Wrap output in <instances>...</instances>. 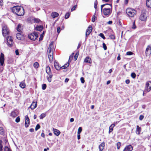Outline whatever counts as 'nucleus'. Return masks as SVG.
I'll return each instance as SVG.
<instances>
[{
    "instance_id": "obj_17",
    "label": "nucleus",
    "mask_w": 151,
    "mask_h": 151,
    "mask_svg": "<svg viewBox=\"0 0 151 151\" xmlns=\"http://www.w3.org/2000/svg\"><path fill=\"white\" fill-rule=\"evenodd\" d=\"M53 42H50L48 48V52H52L53 51Z\"/></svg>"
},
{
    "instance_id": "obj_10",
    "label": "nucleus",
    "mask_w": 151,
    "mask_h": 151,
    "mask_svg": "<svg viewBox=\"0 0 151 151\" xmlns=\"http://www.w3.org/2000/svg\"><path fill=\"white\" fill-rule=\"evenodd\" d=\"M4 54L1 53L0 54V65L3 66L4 65Z\"/></svg>"
},
{
    "instance_id": "obj_6",
    "label": "nucleus",
    "mask_w": 151,
    "mask_h": 151,
    "mask_svg": "<svg viewBox=\"0 0 151 151\" xmlns=\"http://www.w3.org/2000/svg\"><path fill=\"white\" fill-rule=\"evenodd\" d=\"M92 30V27L91 26H89L87 29L86 30V39L87 37L91 32Z\"/></svg>"
},
{
    "instance_id": "obj_55",
    "label": "nucleus",
    "mask_w": 151,
    "mask_h": 151,
    "mask_svg": "<svg viewBox=\"0 0 151 151\" xmlns=\"http://www.w3.org/2000/svg\"><path fill=\"white\" fill-rule=\"evenodd\" d=\"M97 1H96L94 2V7L95 9H96L97 7Z\"/></svg>"
},
{
    "instance_id": "obj_28",
    "label": "nucleus",
    "mask_w": 151,
    "mask_h": 151,
    "mask_svg": "<svg viewBox=\"0 0 151 151\" xmlns=\"http://www.w3.org/2000/svg\"><path fill=\"white\" fill-rule=\"evenodd\" d=\"M43 29V27L42 26H38L36 27L37 30L41 31Z\"/></svg>"
},
{
    "instance_id": "obj_29",
    "label": "nucleus",
    "mask_w": 151,
    "mask_h": 151,
    "mask_svg": "<svg viewBox=\"0 0 151 151\" xmlns=\"http://www.w3.org/2000/svg\"><path fill=\"white\" fill-rule=\"evenodd\" d=\"M19 86L22 88H25L26 85L25 83L22 82L19 84Z\"/></svg>"
},
{
    "instance_id": "obj_47",
    "label": "nucleus",
    "mask_w": 151,
    "mask_h": 151,
    "mask_svg": "<svg viewBox=\"0 0 151 151\" xmlns=\"http://www.w3.org/2000/svg\"><path fill=\"white\" fill-rule=\"evenodd\" d=\"M109 37L111 39L114 40L115 39V36L112 35H110L109 36Z\"/></svg>"
},
{
    "instance_id": "obj_44",
    "label": "nucleus",
    "mask_w": 151,
    "mask_h": 151,
    "mask_svg": "<svg viewBox=\"0 0 151 151\" xmlns=\"http://www.w3.org/2000/svg\"><path fill=\"white\" fill-rule=\"evenodd\" d=\"M47 86L45 84H43L42 85V88L43 90H45Z\"/></svg>"
},
{
    "instance_id": "obj_49",
    "label": "nucleus",
    "mask_w": 151,
    "mask_h": 151,
    "mask_svg": "<svg viewBox=\"0 0 151 151\" xmlns=\"http://www.w3.org/2000/svg\"><path fill=\"white\" fill-rule=\"evenodd\" d=\"M34 20L35 22L36 23H38L40 21V20L38 18H35Z\"/></svg>"
},
{
    "instance_id": "obj_57",
    "label": "nucleus",
    "mask_w": 151,
    "mask_h": 151,
    "mask_svg": "<svg viewBox=\"0 0 151 151\" xmlns=\"http://www.w3.org/2000/svg\"><path fill=\"white\" fill-rule=\"evenodd\" d=\"M60 27H58L57 28V32L59 33L60 32Z\"/></svg>"
},
{
    "instance_id": "obj_62",
    "label": "nucleus",
    "mask_w": 151,
    "mask_h": 151,
    "mask_svg": "<svg viewBox=\"0 0 151 151\" xmlns=\"http://www.w3.org/2000/svg\"><path fill=\"white\" fill-rule=\"evenodd\" d=\"M129 0H124V3L125 4H127Z\"/></svg>"
},
{
    "instance_id": "obj_50",
    "label": "nucleus",
    "mask_w": 151,
    "mask_h": 151,
    "mask_svg": "<svg viewBox=\"0 0 151 151\" xmlns=\"http://www.w3.org/2000/svg\"><path fill=\"white\" fill-rule=\"evenodd\" d=\"M43 34H44V32L41 35L39 39V41L42 40L43 38Z\"/></svg>"
},
{
    "instance_id": "obj_7",
    "label": "nucleus",
    "mask_w": 151,
    "mask_h": 151,
    "mask_svg": "<svg viewBox=\"0 0 151 151\" xmlns=\"http://www.w3.org/2000/svg\"><path fill=\"white\" fill-rule=\"evenodd\" d=\"M145 89L147 92H149L151 90V82L148 81L146 83Z\"/></svg>"
},
{
    "instance_id": "obj_64",
    "label": "nucleus",
    "mask_w": 151,
    "mask_h": 151,
    "mask_svg": "<svg viewBox=\"0 0 151 151\" xmlns=\"http://www.w3.org/2000/svg\"><path fill=\"white\" fill-rule=\"evenodd\" d=\"M69 80V79L68 78H66L65 80V83H67L68 82Z\"/></svg>"
},
{
    "instance_id": "obj_26",
    "label": "nucleus",
    "mask_w": 151,
    "mask_h": 151,
    "mask_svg": "<svg viewBox=\"0 0 151 151\" xmlns=\"http://www.w3.org/2000/svg\"><path fill=\"white\" fill-rule=\"evenodd\" d=\"M115 126V124H111L109 127V133H110V132H112L113 130V128Z\"/></svg>"
},
{
    "instance_id": "obj_13",
    "label": "nucleus",
    "mask_w": 151,
    "mask_h": 151,
    "mask_svg": "<svg viewBox=\"0 0 151 151\" xmlns=\"http://www.w3.org/2000/svg\"><path fill=\"white\" fill-rule=\"evenodd\" d=\"M48 76H47V78L49 82H51L52 81V78L53 75L52 72H50L47 73Z\"/></svg>"
},
{
    "instance_id": "obj_37",
    "label": "nucleus",
    "mask_w": 151,
    "mask_h": 151,
    "mask_svg": "<svg viewBox=\"0 0 151 151\" xmlns=\"http://www.w3.org/2000/svg\"><path fill=\"white\" fill-rule=\"evenodd\" d=\"M46 116V114H45L42 113V114L40 116V119H42Z\"/></svg>"
},
{
    "instance_id": "obj_24",
    "label": "nucleus",
    "mask_w": 151,
    "mask_h": 151,
    "mask_svg": "<svg viewBox=\"0 0 151 151\" xmlns=\"http://www.w3.org/2000/svg\"><path fill=\"white\" fill-rule=\"evenodd\" d=\"M141 130V128L138 125L137 126V129L136 131V134H139Z\"/></svg>"
},
{
    "instance_id": "obj_20",
    "label": "nucleus",
    "mask_w": 151,
    "mask_h": 151,
    "mask_svg": "<svg viewBox=\"0 0 151 151\" xmlns=\"http://www.w3.org/2000/svg\"><path fill=\"white\" fill-rule=\"evenodd\" d=\"M16 38L18 40H21L23 38V35L21 33H17L16 35Z\"/></svg>"
},
{
    "instance_id": "obj_63",
    "label": "nucleus",
    "mask_w": 151,
    "mask_h": 151,
    "mask_svg": "<svg viewBox=\"0 0 151 151\" xmlns=\"http://www.w3.org/2000/svg\"><path fill=\"white\" fill-rule=\"evenodd\" d=\"M125 82L127 84H128L129 83L130 81L129 80L127 79L125 81Z\"/></svg>"
},
{
    "instance_id": "obj_48",
    "label": "nucleus",
    "mask_w": 151,
    "mask_h": 151,
    "mask_svg": "<svg viewBox=\"0 0 151 151\" xmlns=\"http://www.w3.org/2000/svg\"><path fill=\"white\" fill-rule=\"evenodd\" d=\"M133 54L132 52L131 51H129L127 52L126 55H132Z\"/></svg>"
},
{
    "instance_id": "obj_15",
    "label": "nucleus",
    "mask_w": 151,
    "mask_h": 151,
    "mask_svg": "<svg viewBox=\"0 0 151 151\" xmlns=\"http://www.w3.org/2000/svg\"><path fill=\"white\" fill-rule=\"evenodd\" d=\"M37 106V102L33 101L29 108L33 110Z\"/></svg>"
},
{
    "instance_id": "obj_3",
    "label": "nucleus",
    "mask_w": 151,
    "mask_h": 151,
    "mask_svg": "<svg viewBox=\"0 0 151 151\" xmlns=\"http://www.w3.org/2000/svg\"><path fill=\"white\" fill-rule=\"evenodd\" d=\"M126 12L129 17H132L136 14V11L134 9L128 8L126 10Z\"/></svg>"
},
{
    "instance_id": "obj_53",
    "label": "nucleus",
    "mask_w": 151,
    "mask_h": 151,
    "mask_svg": "<svg viewBox=\"0 0 151 151\" xmlns=\"http://www.w3.org/2000/svg\"><path fill=\"white\" fill-rule=\"evenodd\" d=\"M96 18L95 17V16L94 15L93 16L92 18L91 21L93 22H94L95 21V18Z\"/></svg>"
},
{
    "instance_id": "obj_1",
    "label": "nucleus",
    "mask_w": 151,
    "mask_h": 151,
    "mask_svg": "<svg viewBox=\"0 0 151 151\" xmlns=\"http://www.w3.org/2000/svg\"><path fill=\"white\" fill-rule=\"evenodd\" d=\"M12 12L18 16H22L24 13V9L21 6H14L12 8Z\"/></svg>"
},
{
    "instance_id": "obj_9",
    "label": "nucleus",
    "mask_w": 151,
    "mask_h": 151,
    "mask_svg": "<svg viewBox=\"0 0 151 151\" xmlns=\"http://www.w3.org/2000/svg\"><path fill=\"white\" fill-rule=\"evenodd\" d=\"M53 51L52 52H48V55L49 61L50 63L52 62L53 59Z\"/></svg>"
},
{
    "instance_id": "obj_58",
    "label": "nucleus",
    "mask_w": 151,
    "mask_h": 151,
    "mask_svg": "<svg viewBox=\"0 0 151 151\" xmlns=\"http://www.w3.org/2000/svg\"><path fill=\"white\" fill-rule=\"evenodd\" d=\"M136 28V26L135 25V22H134L133 23V26H132V28H133V29H135V28Z\"/></svg>"
},
{
    "instance_id": "obj_54",
    "label": "nucleus",
    "mask_w": 151,
    "mask_h": 151,
    "mask_svg": "<svg viewBox=\"0 0 151 151\" xmlns=\"http://www.w3.org/2000/svg\"><path fill=\"white\" fill-rule=\"evenodd\" d=\"M78 53H76V54H75V56H74V58H75L76 60H77V58L78 56Z\"/></svg>"
},
{
    "instance_id": "obj_11",
    "label": "nucleus",
    "mask_w": 151,
    "mask_h": 151,
    "mask_svg": "<svg viewBox=\"0 0 151 151\" xmlns=\"http://www.w3.org/2000/svg\"><path fill=\"white\" fill-rule=\"evenodd\" d=\"M133 149V147L131 145L126 146L123 151H132Z\"/></svg>"
},
{
    "instance_id": "obj_38",
    "label": "nucleus",
    "mask_w": 151,
    "mask_h": 151,
    "mask_svg": "<svg viewBox=\"0 0 151 151\" xmlns=\"http://www.w3.org/2000/svg\"><path fill=\"white\" fill-rule=\"evenodd\" d=\"M4 150V151H12L11 149L7 146L5 147Z\"/></svg>"
},
{
    "instance_id": "obj_2",
    "label": "nucleus",
    "mask_w": 151,
    "mask_h": 151,
    "mask_svg": "<svg viewBox=\"0 0 151 151\" xmlns=\"http://www.w3.org/2000/svg\"><path fill=\"white\" fill-rule=\"evenodd\" d=\"M109 7H105L102 10L103 14L105 16H109L111 13L112 6L111 5H108Z\"/></svg>"
},
{
    "instance_id": "obj_43",
    "label": "nucleus",
    "mask_w": 151,
    "mask_h": 151,
    "mask_svg": "<svg viewBox=\"0 0 151 151\" xmlns=\"http://www.w3.org/2000/svg\"><path fill=\"white\" fill-rule=\"evenodd\" d=\"M99 35L100 37H101L103 39H105L106 38L104 36V34L102 33H100L99 34Z\"/></svg>"
},
{
    "instance_id": "obj_36",
    "label": "nucleus",
    "mask_w": 151,
    "mask_h": 151,
    "mask_svg": "<svg viewBox=\"0 0 151 151\" xmlns=\"http://www.w3.org/2000/svg\"><path fill=\"white\" fill-rule=\"evenodd\" d=\"M108 5H111V4H103V5H101V12L102 11V10H103V8L105 6H108Z\"/></svg>"
},
{
    "instance_id": "obj_33",
    "label": "nucleus",
    "mask_w": 151,
    "mask_h": 151,
    "mask_svg": "<svg viewBox=\"0 0 151 151\" xmlns=\"http://www.w3.org/2000/svg\"><path fill=\"white\" fill-rule=\"evenodd\" d=\"M33 66L35 68H38L39 65L37 62H36L34 64Z\"/></svg>"
},
{
    "instance_id": "obj_5",
    "label": "nucleus",
    "mask_w": 151,
    "mask_h": 151,
    "mask_svg": "<svg viewBox=\"0 0 151 151\" xmlns=\"http://www.w3.org/2000/svg\"><path fill=\"white\" fill-rule=\"evenodd\" d=\"M38 36V33L35 32L31 33L28 35V37L30 40H35L37 38Z\"/></svg>"
},
{
    "instance_id": "obj_27",
    "label": "nucleus",
    "mask_w": 151,
    "mask_h": 151,
    "mask_svg": "<svg viewBox=\"0 0 151 151\" xmlns=\"http://www.w3.org/2000/svg\"><path fill=\"white\" fill-rule=\"evenodd\" d=\"M54 132L56 136H58L60 134V132L58 130L56 129H53Z\"/></svg>"
},
{
    "instance_id": "obj_61",
    "label": "nucleus",
    "mask_w": 151,
    "mask_h": 151,
    "mask_svg": "<svg viewBox=\"0 0 151 151\" xmlns=\"http://www.w3.org/2000/svg\"><path fill=\"white\" fill-rule=\"evenodd\" d=\"M16 54L17 55H19V52L18 50H16L15 51Z\"/></svg>"
},
{
    "instance_id": "obj_32",
    "label": "nucleus",
    "mask_w": 151,
    "mask_h": 151,
    "mask_svg": "<svg viewBox=\"0 0 151 151\" xmlns=\"http://www.w3.org/2000/svg\"><path fill=\"white\" fill-rule=\"evenodd\" d=\"M17 115L16 114V113L14 112V111H12V112L11 114V116L13 117H15L17 116Z\"/></svg>"
},
{
    "instance_id": "obj_42",
    "label": "nucleus",
    "mask_w": 151,
    "mask_h": 151,
    "mask_svg": "<svg viewBox=\"0 0 151 151\" xmlns=\"http://www.w3.org/2000/svg\"><path fill=\"white\" fill-rule=\"evenodd\" d=\"M40 127V125L39 124H38L36 126L35 128V130L36 131H37L39 129Z\"/></svg>"
},
{
    "instance_id": "obj_23",
    "label": "nucleus",
    "mask_w": 151,
    "mask_h": 151,
    "mask_svg": "<svg viewBox=\"0 0 151 151\" xmlns=\"http://www.w3.org/2000/svg\"><path fill=\"white\" fill-rule=\"evenodd\" d=\"M51 15L53 18H54L58 17L59 15V14L57 12H54L51 13Z\"/></svg>"
},
{
    "instance_id": "obj_51",
    "label": "nucleus",
    "mask_w": 151,
    "mask_h": 151,
    "mask_svg": "<svg viewBox=\"0 0 151 151\" xmlns=\"http://www.w3.org/2000/svg\"><path fill=\"white\" fill-rule=\"evenodd\" d=\"M20 120V118L19 116H18L15 119V122L17 123H18L19 122Z\"/></svg>"
},
{
    "instance_id": "obj_46",
    "label": "nucleus",
    "mask_w": 151,
    "mask_h": 151,
    "mask_svg": "<svg viewBox=\"0 0 151 151\" xmlns=\"http://www.w3.org/2000/svg\"><path fill=\"white\" fill-rule=\"evenodd\" d=\"M70 14L69 13H67L65 15V19H68L70 16Z\"/></svg>"
},
{
    "instance_id": "obj_35",
    "label": "nucleus",
    "mask_w": 151,
    "mask_h": 151,
    "mask_svg": "<svg viewBox=\"0 0 151 151\" xmlns=\"http://www.w3.org/2000/svg\"><path fill=\"white\" fill-rule=\"evenodd\" d=\"M108 5H111V4H103V5H101V12L102 11V10H103V8L105 6H108Z\"/></svg>"
},
{
    "instance_id": "obj_39",
    "label": "nucleus",
    "mask_w": 151,
    "mask_h": 151,
    "mask_svg": "<svg viewBox=\"0 0 151 151\" xmlns=\"http://www.w3.org/2000/svg\"><path fill=\"white\" fill-rule=\"evenodd\" d=\"M116 146L117 147V148L118 150L119 149V148L121 146V143L120 142H118L116 144Z\"/></svg>"
},
{
    "instance_id": "obj_40",
    "label": "nucleus",
    "mask_w": 151,
    "mask_h": 151,
    "mask_svg": "<svg viewBox=\"0 0 151 151\" xmlns=\"http://www.w3.org/2000/svg\"><path fill=\"white\" fill-rule=\"evenodd\" d=\"M82 131V128L81 127H79L78 129V131L77 132L78 134H80L81 132Z\"/></svg>"
},
{
    "instance_id": "obj_56",
    "label": "nucleus",
    "mask_w": 151,
    "mask_h": 151,
    "mask_svg": "<svg viewBox=\"0 0 151 151\" xmlns=\"http://www.w3.org/2000/svg\"><path fill=\"white\" fill-rule=\"evenodd\" d=\"M80 79H81V82L82 83H83L85 82V81H84V78L83 77H81V78Z\"/></svg>"
},
{
    "instance_id": "obj_30",
    "label": "nucleus",
    "mask_w": 151,
    "mask_h": 151,
    "mask_svg": "<svg viewBox=\"0 0 151 151\" xmlns=\"http://www.w3.org/2000/svg\"><path fill=\"white\" fill-rule=\"evenodd\" d=\"M46 71L47 73L51 72V69L49 66H47L46 67Z\"/></svg>"
},
{
    "instance_id": "obj_16",
    "label": "nucleus",
    "mask_w": 151,
    "mask_h": 151,
    "mask_svg": "<svg viewBox=\"0 0 151 151\" xmlns=\"http://www.w3.org/2000/svg\"><path fill=\"white\" fill-rule=\"evenodd\" d=\"M145 53L147 55L151 53V47L150 45H148L146 50Z\"/></svg>"
},
{
    "instance_id": "obj_22",
    "label": "nucleus",
    "mask_w": 151,
    "mask_h": 151,
    "mask_svg": "<svg viewBox=\"0 0 151 151\" xmlns=\"http://www.w3.org/2000/svg\"><path fill=\"white\" fill-rule=\"evenodd\" d=\"M146 5L147 7L151 8V0H147Z\"/></svg>"
},
{
    "instance_id": "obj_59",
    "label": "nucleus",
    "mask_w": 151,
    "mask_h": 151,
    "mask_svg": "<svg viewBox=\"0 0 151 151\" xmlns=\"http://www.w3.org/2000/svg\"><path fill=\"white\" fill-rule=\"evenodd\" d=\"M144 116L143 115H140L139 117V120H142L144 118Z\"/></svg>"
},
{
    "instance_id": "obj_14",
    "label": "nucleus",
    "mask_w": 151,
    "mask_h": 151,
    "mask_svg": "<svg viewBox=\"0 0 151 151\" xmlns=\"http://www.w3.org/2000/svg\"><path fill=\"white\" fill-rule=\"evenodd\" d=\"M147 18V16L145 13H142L141 14L140 17L139 19L142 21H145Z\"/></svg>"
},
{
    "instance_id": "obj_21",
    "label": "nucleus",
    "mask_w": 151,
    "mask_h": 151,
    "mask_svg": "<svg viewBox=\"0 0 151 151\" xmlns=\"http://www.w3.org/2000/svg\"><path fill=\"white\" fill-rule=\"evenodd\" d=\"M105 146V143L104 142L102 143L99 146V148L100 151H102L104 149Z\"/></svg>"
},
{
    "instance_id": "obj_8",
    "label": "nucleus",
    "mask_w": 151,
    "mask_h": 151,
    "mask_svg": "<svg viewBox=\"0 0 151 151\" xmlns=\"http://www.w3.org/2000/svg\"><path fill=\"white\" fill-rule=\"evenodd\" d=\"M6 40L8 45L9 47H11L13 45V40L11 37L10 36L7 37Z\"/></svg>"
},
{
    "instance_id": "obj_41",
    "label": "nucleus",
    "mask_w": 151,
    "mask_h": 151,
    "mask_svg": "<svg viewBox=\"0 0 151 151\" xmlns=\"http://www.w3.org/2000/svg\"><path fill=\"white\" fill-rule=\"evenodd\" d=\"M131 76L133 78H135L136 76V74L134 73H132L131 74Z\"/></svg>"
},
{
    "instance_id": "obj_12",
    "label": "nucleus",
    "mask_w": 151,
    "mask_h": 151,
    "mask_svg": "<svg viewBox=\"0 0 151 151\" xmlns=\"http://www.w3.org/2000/svg\"><path fill=\"white\" fill-rule=\"evenodd\" d=\"M25 127H27L29 125V119L27 115H26L25 116Z\"/></svg>"
},
{
    "instance_id": "obj_18",
    "label": "nucleus",
    "mask_w": 151,
    "mask_h": 151,
    "mask_svg": "<svg viewBox=\"0 0 151 151\" xmlns=\"http://www.w3.org/2000/svg\"><path fill=\"white\" fill-rule=\"evenodd\" d=\"M54 66L55 68L57 70H59L61 69L59 63L56 61L54 63Z\"/></svg>"
},
{
    "instance_id": "obj_19",
    "label": "nucleus",
    "mask_w": 151,
    "mask_h": 151,
    "mask_svg": "<svg viewBox=\"0 0 151 151\" xmlns=\"http://www.w3.org/2000/svg\"><path fill=\"white\" fill-rule=\"evenodd\" d=\"M84 62L85 63H86L90 64L91 63H92L91 59L89 57H88L86 58L85 59Z\"/></svg>"
},
{
    "instance_id": "obj_4",
    "label": "nucleus",
    "mask_w": 151,
    "mask_h": 151,
    "mask_svg": "<svg viewBox=\"0 0 151 151\" xmlns=\"http://www.w3.org/2000/svg\"><path fill=\"white\" fill-rule=\"evenodd\" d=\"M9 30L7 26L6 25L3 26L2 30V34L4 37H6V35H9Z\"/></svg>"
},
{
    "instance_id": "obj_52",
    "label": "nucleus",
    "mask_w": 151,
    "mask_h": 151,
    "mask_svg": "<svg viewBox=\"0 0 151 151\" xmlns=\"http://www.w3.org/2000/svg\"><path fill=\"white\" fill-rule=\"evenodd\" d=\"M103 46L104 49L105 50H106L107 49V47L105 43H103Z\"/></svg>"
},
{
    "instance_id": "obj_31",
    "label": "nucleus",
    "mask_w": 151,
    "mask_h": 151,
    "mask_svg": "<svg viewBox=\"0 0 151 151\" xmlns=\"http://www.w3.org/2000/svg\"><path fill=\"white\" fill-rule=\"evenodd\" d=\"M69 65V64L68 63H67L63 66L61 67V68L62 69H64L67 68Z\"/></svg>"
},
{
    "instance_id": "obj_45",
    "label": "nucleus",
    "mask_w": 151,
    "mask_h": 151,
    "mask_svg": "<svg viewBox=\"0 0 151 151\" xmlns=\"http://www.w3.org/2000/svg\"><path fill=\"white\" fill-rule=\"evenodd\" d=\"M77 6V5H76L75 6H74L73 8L71 9V11H73L75 10L76 9V7Z\"/></svg>"
},
{
    "instance_id": "obj_34",
    "label": "nucleus",
    "mask_w": 151,
    "mask_h": 151,
    "mask_svg": "<svg viewBox=\"0 0 151 151\" xmlns=\"http://www.w3.org/2000/svg\"><path fill=\"white\" fill-rule=\"evenodd\" d=\"M2 141L0 140V151H2L3 150V146L2 145Z\"/></svg>"
},
{
    "instance_id": "obj_25",
    "label": "nucleus",
    "mask_w": 151,
    "mask_h": 151,
    "mask_svg": "<svg viewBox=\"0 0 151 151\" xmlns=\"http://www.w3.org/2000/svg\"><path fill=\"white\" fill-rule=\"evenodd\" d=\"M22 27L21 26V25L20 24H19L17 27V31L19 32H22Z\"/></svg>"
},
{
    "instance_id": "obj_60",
    "label": "nucleus",
    "mask_w": 151,
    "mask_h": 151,
    "mask_svg": "<svg viewBox=\"0 0 151 151\" xmlns=\"http://www.w3.org/2000/svg\"><path fill=\"white\" fill-rule=\"evenodd\" d=\"M3 6V1L2 0H0V6Z\"/></svg>"
}]
</instances>
